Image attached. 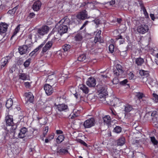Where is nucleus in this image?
<instances>
[{"instance_id": "obj_23", "label": "nucleus", "mask_w": 158, "mask_h": 158, "mask_svg": "<svg viewBox=\"0 0 158 158\" xmlns=\"http://www.w3.org/2000/svg\"><path fill=\"white\" fill-rule=\"evenodd\" d=\"M103 122L107 125L110 124L111 119L110 116L106 115L103 118Z\"/></svg>"}, {"instance_id": "obj_7", "label": "nucleus", "mask_w": 158, "mask_h": 158, "mask_svg": "<svg viewBox=\"0 0 158 158\" xmlns=\"http://www.w3.org/2000/svg\"><path fill=\"white\" fill-rule=\"evenodd\" d=\"M30 47V45L29 44L23 45L20 46L18 48L19 52L21 55L25 54L29 52V48Z\"/></svg>"}, {"instance_id": "obj_57", "label": "nucleus", "mask_w": 158, "mask_h": 158, "mask_svg": "<svg viewBox=\"0 0 158 158\" xmlns=\"http://www.w3.org/2000/svg\"><path fill=\"white\" fill-rule=\"evenodd\" d=\"M120 55L123 57H125L127 55V52L126 51H123L120 52Z\"/></svg>"}, {"instance_id": "obj_52", "label": "nucleus", "mask_w": 158, "mask_h": 158, "mask_svg": "<svg viewBox=\"0 0 158 158\" xmlns=\"http://www.w3.org/2000/svg\"><path fill=\"white\" fill-rule=\"evenodd\" d=\"M153 95L154 97L153 99L155 102L158 103V95L156 94H153Z\"/></svg>"}, {"instance_id": "obj_38", "label": "nucleus", "mask_w": 158, "mask_h": 158, "mask_svg": "<svg viewBox=\"0 0 158 158\" xmlns=\"http://www.w3.org/2000/svg\"><path fill=\"white\" fill-rule=\"evenodd\" d=\"M150 15L153 21L156 18H158V10H156L154 14H151Z\"/></svg>"}, {"instance_id": "obj_32", "label": "nucleus", "mask_w": 158, "mask_h": 158, "mask_svg": "<svg viewBox=\"0 0 158 158\" xmlns=\"http://www.w3.org/2000/svg\"><path fill=\"white\" fill-rule=\"evenodd\" d=\"M19 79L23 80H25L27 79V75L24 73H19Z\"/></svg>"}, {"instance_id": "obj_36", "label": "nucleus", "mask_w": 158, "mask_h": 158, "mask_svg": "<svg viewBox=\"0 0 158 158\" xmlns=\"http://www.w3.org/2000/svg\"><path fill=\"white\" fill-rule=\"evenodd\" d=\"M64 137L62 135H60L58 136L56 139V142L57 143H60L64 140Z\"/></svg>"}, {"instance_id": "obj_27", "label": "nucleus", "mask_w": 158, "mask_h": 158, "mask_svg": "<svg viewBox=\"0 0 158 158\" xmlns=\"http://www.w3.org/2000/svg\"><path fill=\"white\" fill-rule=\"evenodd\" d=\"M120 103L121 102L119 99L115 98L112 100L111 104V105L115 106L119 105Z\"/></svg>"}, {"instance_id": "obj_45", "label": "nucleus", "mask_w": 158, "mask_h": 158, "mask_svg": "<svg viewBox=\"0 0 158 158\" xmlns=\"http://www.w3.org/2000/svg\"><path fill=\"white\" fill-rule=\"evenodd\" d=\"M150 138L151 141L154 145H156L157 144L158 142L154 136L151 137Z\"/></svg>"}, {"instance_id": "obj_61", "label": "nucleus", "mask_w": 158, "mask_h": 158, "mask_svg": "<svg viewBox=\"0 0 158 158\" xmlns=\"http://www.w3.org/2000/svg\"><path fill=\"white\" fill-rule=\"evenodd\" d=\"M91 4V2H87V7L91 9L94 8V7L92 6V4Z\"/></svg>"}, {"instance_id": "obj_29", "label": "nucleus", "mask_w": 158, "mask_h": 158, "mask_svg": "<svg viewBox=\"0 0 158 158\" xmlns=\"http://www.w3.org/2000/svg\"><path fill=\"white\" fill-rule=\"evenodd\" d=\"M75 40L77 41H81L83 39L81 34L80 33H77L74 37Z\"/></svg>"}, {"instance_id": "obj_14", "label": "nucleus", "mask_w": 158, "mask_h": 158, "mask_svg": "<svg viewBox=\"0 0 158 158\" xmlns=\"http://www.w3.org/2000/svg\"><path fill=\"white\" fill-rule=\"evenodd\" d=\"M96 80L93 77L89 78L86 81L87 85L89 87H94L96 84Z\"/></svg>"}, {"instance_id": "obj_47", "label": "nucleus", "mask_w": 158, "mask_h": 158, "mask_svg": "<svg viewBox=\"0 0 158 158\" xmlns=\"http://www.w3.org/2000/svg\"><path fill=\"white\" fill-rule=\"evenodd\" d=\"M136 96L139 100H140L141 99H142V98L144 97L143 94L140 92L137 93H136Z\"/></svg>"}, {"instance_id": "obj_60", "label": "nucleus", "mask_w": 158, "mask_h": 158, "mask_svg": "<svg viewBox=\"0 0 158 158\" xmlns=\"http://www.w3.org/2000/svg\"><path fill=\"white\" fill-rule=\"evenodd\" d=\"M113 72L114 75H115L116 76H118L119 75H121L123 73H119V72H118V71L116 69L114 70Z\"/></svg>"}, {"instance_id": "obj_8", "label": "nucleus", "mask_w": 158, "mask_h": 158, "mask_svg": "<svg viewBox=\"0 0 158 158\" xmlns=\"http://www.w3.org/2000/svg\"><path fill=\"white\" fill-rule=\"evenodd\" d=\"M49 30V27L47 26H42L41 27L38 29L37 32L39 35L43 36L47 34Z\"/></svg>"}, {"instance_id": "obj_22", "label": "nucleus", "mask_w": 158, "mask_h": 158, "mask_svg": "<svg viewBox=\"0 0 158 158\" xmlns=\"http://www.w3.org/2000/svg\"><path fill=\"white\" fill-rule=\"evenodd\" d=\"M144 18H135L134 20H133V23L135 25L143 23L142 21H143Z\"/></svg>"}, {"instance_id": "obj_64", "label": "nucleus", "mask_w": 158, "mask_h": 158, "mask_svg": "<svg viewBox=\"0 0 158 158\" xmlns=\"http://www.w3.org/2000/svg\"><path fill=\"white\" fill-rule=\"evenodd\" d=\"M79 143L81 144H83V145L85 146V147H87V144L82 140H80L79 141Z\"/></svg>"}, {"instance_id": "obj_63", "label": "nucleus", "mask_w": 158, "mask_h": 158, "mask_svg": "<svg viewBox=\"0 0 158 158\" xmlns=\"http://www.w3.org/2000/svg\"><path fill=\"white\" fill-rule=\"evenodd\" d=\"M78 116V115H76V114L74 113H73V114L71 115H70L69 117H70V118L71 119H74L75 118L77 117Z\"/></svg>"}, {"instance_id": "obj_16", "label": "nucleus", "mask_w": 158, "mask_h": 158, "mask_svg": "<svg viewBox=\"0 0 158 158\" xmlns=\"http://www.w3.org/2000/svg\"><path fill=\"white\" fill-rule=\"evenodd\" d=\"M6 125L7 126H12L13 124V118L12 116L8 115L5 117Z\"/></svg>"}, {"instance_id": "obj_34", "label": "nucleus", "mask_w": 158, "mask_h": 158, "mask_svg": "<svg viewBox=\"0 0 158 158\" xmlns=\"http://www.w3.org/2000/svg\"><path fill=\"white\" fill-rule=\"evenodd\" d=\"M147 82L151 85L152 86H154L156 84V83L154 80L150 78H147Z\"/></svg>"}, {"instance_id": "obj_4", "label": "nucleus", "mask_w": 158, "mask_h": 158, "mask_svg": "<svg viewBox=\"0 0 158 158\" xmlns=\"http://www.w3.org/2000/svg\"><path fill=\"white\" fill-rule=\"evenodd\" d=\"M149 27L148 25L143 24L139 25L137 28V31L139 34H144L148 32Z\"/></svg>"}, {"instance_id": "obj_31", "label": "nucleus", "mask_w": 158, "mask_h": 158, "mask_svg": "<svg viewBox=\"0 0 158 158\" xmlns=\"http://www.w3.org/2000/svg\"><path fill=\"white\" fill-rule=\"evenodd\" d=\"M13 104V101L11 98H9L7 100L6 104V106L7 108L11 107Z\"/></svg>"}, {"instance_id": "obj_59", "label": "nucleus", "mask_w": 158, "mask_h": 158, "mask_svg": "<svg viewBox=\"0 0 158 158\" xmlns=\"http://www.w3.org/2000/svg\"><path fill=\"white\" fill-rule=\"evenodd\" d=\"M93 21H94V23L97 25H98L100 23V20L98 19H95L94 20H93Z\"/></svg>"}, {"instance_id": "obj_25", "label": "nucleus", "mask_w": 158, "mask_h": 158, "mask_svg": "<svg viewBox=\"0 0 158 158\" xmlns=\"http://www.w3.org/2000/svg\"><path fill=\"white\" fill-rule=\"evenodd\" d=\"M124 111L126 112H129L133 109V106L129 104H127L125 106Z\"/></svg>"}, {"instance_id": "obj_5", "label": "nucleus", "mask_w": 158, "mask_h": 158, "mask_svg": "<svg viewBox=\"0 0 158 158\" xmlns=\"http://www.w3.org/2000/svg\"><path fill=\"white\" fill-rule=\"evenodd\" d=\"M95 123L94 118H92L85 121L83 123V126L85 128H90L94 126Z\"/></svg>"}, {"instance_id": "obj_6", "label": "nucleus", "mask_w": 158, "mask_h": 158, "mask_svg": "<svg viewBox=\"0 0 158 158\" xmlns=\"http://www.w3.org/2000/svg\"><path fill=\"white\" fill-rule=\"evenodd\" d=\"M8 26V25L5 23H2L0 24V35L2 36L3 38H4L6 35Z\"/></svg>"}, {"instance_id": "obj_33", "label": "nucleus", "mask_w": 158, "mask_h": 158, "mask_svg": "<svg viewBox=\"0 0 158 158\" xmlns=\"http://www.w3.org/2000/svg\"><path fill=\"white\" fill-rule=\"evenodd\" d=\"M152 117L151 115L150 112L147 113L144 116V119L145 120L150 122Z\"/></svg>"}, {"instance_id": "obj_40", "label": "nucleus", "mask_w": 158, "mask_h": 158, "mask_svg": "<svg viewBox=\"0 0 158 158\" xmlns=\"http://www.w3.org/2000/svg\"><path fill=\"white\" fill-rule=\"evenodd\" d=\"M86 57L85 54H81L78 57V60L80 61H83L85 60Z\"/></svg>"}, {"instance_id": "obj_41", "label": "nucleus", "mask_w": 158, "mask_h": 158, "mask_svg": "<svg viewBox=\"0 0 158 158\" xmlns=\"http://www.w3.org/2000/svg\"><path fill=\"white\" fill-rule=\"evenodd\" d=\"M31 58H28L24 62L23 65L25 68L28 67L29 66L31 62Z\"/></svg>"}, {"instance_id": "obj_58", "label": "nucleus", "mask_w": 158, "mask_h": 158, "mask_svg": "<svg viewBox=\"0 0 158 158\" xmlns=\"http://www.w3.org/2000/svg\"><path fill=\"white\" fill-rule=\"evenodd\" d=\"M89 21H86L83 24L82 26L80 28V30L82 29L86 25H87L89 23Z\"/></svg>"}, {"instance_id": "obj_37", "label": "nucleus", "mask_w": 158, "mask_h": 158, "mask_svg": "<svg viewBox=\"0 0 158 158\" xmlns=\"http://www.w3.org/2000/svg\"><path fill=\"white\" fill-rule=\"evenodd\" d=\"M20 24L18 25L15 28L14 30V31L13 33V34L11 38L14 37L15 35H16L19 32V30L20 29Z\"/></svg>"}, {"instance_id": "obj_39", "label": "nucleus", "mask_w": 158, "mask_h": 158, "mask_svg": "<svg viewBox=\"0 0 158 158\" xmlns=\"http://www.w3.org/2000/svg\"><path fill=\"white\" fill-rule=\"evenodd\" d=\"M122 130V128L119 126H116L114 128L113 130V131L117 133H120Z\"/></svg>"}, {"instance_id": "obj_30", "label": "nucleus", "mask_w": 158, "mask_h": 158, "mask_svg": "<svg viewBox=\"0 0 158 158\" xmlns=\"http://www.w3.org/2000/svg\"><path fill=\"white\" fill-rule=\"evenodd\" d=\"M139 73L141 76L144 77L143 78L148 77L149 75L148 71H144L143 70L139 71Z\"/></svg>"}, {"instance_id": "obj_50", "label": "nucleus", "mask_w": 158, "mask_h": 158, "mask_svg": "<svg viewBox=\"0 0 158 158\" xmlns=\"http://www.w3.org/2000/svg\"><path fill=\"white\" fill-rule=\"evenodd\" d=\"M142 8L141 9L142 10L146 18L148 17V14L146 11V10L144 7H142Z\"/></svg>"}, {"instance_id": "obj_54", "label": "nucleus", "mask_w": 158, "mask_h": 158, "mask_svg": "<svg viewBox=\"0 0 158 158\" xmlns=\"http://www.w3.org/2000/svg\"><path fill=\"white\" fill-rule=\"evenodd\" d=\"M35 15L33 12L30 13L28 16V18L29 19H31L33 18L35 16Z\"/></svg>"}, {"instance_id": "obj_44", "label": "nucleus", "mask_w": 158, "mask_h": 158, "mask_svg": "<svg viewBox=\"0 0 158 158\" xmlns=\"http://www.w3.org/2000/svg\"><path fill=\"white\" fill-rule=\"evenodd\" d=\"M116 69L118 72H119V73H123V71L122 69V66L119 64H117L116 65Z\"/></svg>"}, {"instance_id": "obj_11", "label": "nucleus", "mask_w": 158, "mask_h": 158, "mask_svg": "<svg viewBox=\"0 0 158 158\" xmlns=\"http://www.w3.org/2000/svg\"><path fill=\"white\" fill-rule=\"evenodd\" d=\"M11 57V56H8L2 58L1 60V68L2 69L6 65Z\"/></svg>"}, {"instance_id": "obj_28", "label": "nucleus", "mask_w": 158, "mask_h": 158, "mask_svg": "<svg viewBox=\"0 0 158 158\" xmlns=\"http://www.w3.org/2000/svg\"><path fill=\"white\" fill-rule=\"evenodd\" d=\"M125 139L123 137H121L118 139L117 141V144L118 145L122 146L125 143Z\"/></svg>"}, {"instance_id": "obj_48", "label": "nucleus", "mask_w": 158, "mask_h": 158, "mask_svg": "<svg viewBox=\"0 0 158 158\" xmlns=\"http://www.w3.org/2000/svg\"><path fill=\"white\" fill-rule=\"evenodd\" d=\"M45 42H43V43L40 45L38 47L35 49L33 51L35 52V53L37 52L38 50L43 47L45 44Z\"/></svg>"}, {"instance_id": "obj_53", "label": "nucleus", "mask_w": 158, "mask_h": 158, "mask_svg": "<svg viewBox=\"0 0 158 158\" xmlns=\"http://www.w3.org/2000/svg\"><path fill=\"white\" fill-rule=\"evenodd\" d=\"M150 114L152 117H155L156 115L158 116V112L156 111H154L150 113Z\"/></svg>"}, {"instance_id": "obj_20", "label": "nucleus", "mask_w": 158, "mask_h": 158, "mask_svg": "<svg viewBox=\"0 0 158 158\" xmlns=\"http://www.w3.org/2000/svg\"><path fill=\"white\" fill-rule=\"evenodd\" d=\"M144 62V59L141 57H139L135 59V63L138 66H142Z\"/></svg>"}, {"instance_id": "obj_43", "label": "nucleus", "mask_w": 158, "mask_h": 158, "mask_svg": "<svg viewBox=\"0 0 158 158\" xmlns=\"http://www.w3.org/2000/svg\"><path fill=\"white\" fill-rule=\"evenodd\" d=\"M56 78V76L54 74L49 75L48 76V77L46 80V82H49V81L51 80H52V79H55Z\"/></svg>"}, {"instance_id": "obj_2", "label": "nucleus", "mask_w": 158, "mask_h": 158, "mask_svg": "<svg viewBox=\"0 0 158 158\" xmlns=\"http://www.w3.org/2000/svg\"><path fill=\"white\" fill-rule=\"evenodd\" d=\"M97 89L98 92L99 93V96L101 98H104L108 95V92L106 91V87L100 84H98L97 85Z\"/></svg>"}, {"instance_id": "obj_3", "label": "nucleus", "mask_w": 158, "mask_h": 158, "mask_svg": "<svg viewBox=\"0 0 158 158\" xmlns=\"http://www.w3.org/2000/svg\"><path fill=\"white\" fill-rule=\"evenodd\" d=\"M76 17L78 23L81 20H84L90 18L89 16H88V13L86 10H84L78 12Z\"/></svg>"}, {"instance_id": "obj_56", "label": "nucleus", "mask_w": 158, "mask_h": 158, "mask_svg": "<svg viewBox=\"0 0 158 158\" xmlns=\"http://www.w3.org/2000/svg\"><path fill=\"white\" fill-rule=\"evenodd\" d=\"M128 81L127 79H125L123 80V81H121L120 82V84L122 85H125L127 83V82Z\"/></svg>"}, {"instance_id": "obj_26", "label": "nucleus", "mask_w": 158, "mask_h": 158, "mask_svg": "<svg viewBox=\"0 0 158 158\" xmlns=\"http://www.w3.org/2000/svg\"><path fill=\"white\" fill-rule=\"evenodd\" d=\"M32 34H30L28 35L27 39L26 40L25 43L29 45H31L32 44Z\"/></svg>"}, {"instance_id": "obj_49", "label": "nucleus", "mask_w": 158, "mask_h": 158, "mask_svg": "<svg viewBox=\"0 0 158 158\" xmlns=\"http://www.w3.org/2000/svg\"><path fill=\"white\" fill-rule=\"evenodd\" d=\"M57 81V79L55 78V79H52L49 81V82H48L47 83H49V84L53 85L54 84L56 83Z\"/></svg>"}, {"instance_id": "obj_55", "label": "nucleus", "mask_w": 158, "mask_h": 158, "mask_svg": "<svg viewBox=\"0 0 158 158\" xmlns=\"http://www.w3.org/2000/svg\"><path fill=\"white\" fill-rule=\"evenodd\" d=\"M48 127H45V130H44L43 133V135L44 137H45L46 135L47 134V132L48 131Z\"/></svg>"}, {"instance_id": "obj_9", "label": "nucleus", "mask_w": 158, "mask_h": 158, "mask_svg": "<svg viewBox=\"0 0 158 158\" xmlns=\"http://www.w3.org/2000/svg\"><path fill=\"white\" fill-rule=\"evenodd\" d=\"M55 42V39L52 38L50 40L48 41L45 44L44 47L43 48L42 52L44 53L49 50L52 47L53 44Z\"/></svg>"}, {"instance_id": "obj_42", "label": "nucleus", "mask_w": 158, "mask_h": 158, "mask_svg": "<svg viewBox=\"0 0 158 158\" xmlns=\"http://www.w3.org/2000/svg\"><path fill=\"white\" fill-rule=\"evenodd\" d=\"M57 152L59 153H65L68 152V150L65 149L61 148L58 150V148H57Z\"/></svg>"}, {"instance_id": "obj_46", "label": "nucleus", "mask_w": 158, "mask_h": 158, "mask_svg": "<svg viewBox=\"0 0 158 158\" xmlns=\"http://www.w3.org/2000/svg\"><path fill=\"white\" fill-rule=\"evenodd\" d=\"M62 48L64 51H67L70 48V46L68 44H65L62 47Z\"/></svg>"}, {"instance_id": "obj_17", "label": "nucleus", "mask_w": 158, "mask_h": 158, "mask_svg": "<svg viewBox=\"0 0 158 158\" xmlns=\"http://www.w3.org/2000/svg\"><path fill=\"white\" fill-rule=\"evenodd\" d=\"M101 33V31L99 30L97 32L94 40V43H96L97 42H99L100 43H103L104 41L101 39L100 35Z\"/></svg>"}, {"instance_id": "obj_21", "label": "nucleus", "mask_w": 158, "mask_h": 158, "mask_svg": "<svg viewBox=\"0 0 158 158\" xmlns=\"http://www.w3.org/2000/svg\"><path fill=\"white\" fill-rule=\"evenodd\" d=\"M80 88L85 94H87L89 93V89L88 88L84 85H80Z\"/></svg>"}, {"instance_id": "obj_24", "label": "nucleus", "mask_w": 158, "mask_h": 158, "mask_svg": "<svg viewBox=\"0 0 158 158\" xmlns=\"http://www.w3.org/2000/svg\"><path fill=\"white\" fill-rule=\"evenodd\" d=\"M95 44V43H94L93 42H92L91 41L89 42L86 45V47L88 49L89 51H91L94 49V45Z\"/></svg>"}, {"instance_id": "obj_19", "label": "nucleus", "mask_w": 158, "mask_h": 158, "mask_svg": "<svg viewBox=\"0 0 158 158\" xmlns=\"http://www.w3.org/2000/svg\"><path fill=\"white\" fill-rule=\"evenodd\" d=\"M27 131V129L25 127H23L20 130L19 133L18 135V137L19 138H23L26 136V134Z\"/></svg>"}, {"instance_id": "obj_10", "label": "nucleus", "mask_w": 158, "mask_h": 158, "mask_svg": "<svg viewBox=\"0 0 158 158\" xmlns=\"http://www.w3.org/2000/svg\"><path fill=\"white\" fill-rule=\"evenodd\" d=\"M24 96L25 97L26 103L28 102L30 103L33 102L34 96L30 92L26 93L24 94Z\"/></svg>"}, {"instance_id": "obj_12", "label": "nucleus", "mask_w": 158, "mask_h": 158, "mask_svg": "<svg viewBox=\"0 0 158 158\" xmlns=\"http://www.w3.org/2000/svg\"><path fill=\"white\" fill-rule=\"evenodd\" d=\"M44 89L48 95H51L53 91L51 85L48 84L45 85L44 86Z\"/></svg>"}, {"instance_id": "obj_35", "label": "nucleus", "mask_w": 158, "mask_h": 158, "mask_svg": "<svg viewBox=\"0 0 158 158\" xmlns=\"http://www.w3.org/2000/svg\"><path fill=\"white\" fill-rule=\"evenodd\" d=\"M150 122L153 125L156 126L158 124V121L157 117H152L150 121Z\"/></svg>"}, {"instance_id": "obj_1", "label": "nucleus", "mask_w": 158, "mask_h": 158, "mask_svg": "<svg viewBox=\"0 0 158 158\" xmlns=\"http://www.w3.org/2000/svg\"><path fill=\"white\" fill-rule=\"evenodd\" d=\"M70 23V21L69 19L68 18L67 16H65L57 24L58 32L61 35L67 32L68 30V27L67 25H69Z\"/></svg>"}, {"instance_id": "obj_13", "label": "nucleus", "mask_w": 158, "mask_h": 158, "mask_svg": "<svg viewBox=\"0 0 158 158\" xmlns=\"http://www.w3.org/2000/svg\"><path fill=\"white\" fill-rule=\"evenodd\" d=\"M52 35H54V37L53 38L55 39V40L56 39H58L59 36H61L62 35H61L58 32V30L56 28H53L51 33L48 35V39L49 38L50 36Z\"/></svg>"}, {"instance_id": "obj_51", "label": "nucleus", "mask_w": 158, "mask_h": 158, "mask_svg": "<svg viewBox=\"0 0 158 158\" xmlns=\"http://www.w3.org/2000/svg\"><path fill=\"white\" fill-rule=\"evenodd\" d=\"M109 51L111 53H113L114 50V46L113 44H111L109 46Z\"/></svg>"}, {"instance_id": "obj_18", "label": "nucleus", "mask_w": 158, "mask_h": 158, "mask_svg": "<svg viewBox=\"0 0 158 158\" xmlns=\"http://www.w3.org/2000/svg\"><path fill=\"white\" fill-rule=\"evenodd\" d=\"M57 106V109L60 111H66L69 110L68 106L65 104H59Z\"/></svg>"}, {"instance_id": "obj_15", "label": "nucleus", "mask_w": 158, "mask_h": 158, "mask_svg": "<svg viewBox=\"0 0 158 158\" xmlns=\"http://www.w3.org/2000/svg\"><path fill=\"white\" fill-rule=\"evenodd\" d=\"M42 3L40 1L37 0L34 2L32 5V8L33 10L35 11L39 10L41 7Z\"/></svg>"}, {"instance_id": "obj_62", "label": "nucleus", "mask_w": 158, "mask_h": 158, "mask_svg": "<svg viewBox=\"0 0 158 158\" xmlns=\"http://www.w3.org/2000/svg\"><path fill=\"white\" fill-rule=\"evenodd\" d=\"M134 77V75L132 72H130L128 74L129 78L130 80L132 79Z\"/></svg>"}]
</instances>
